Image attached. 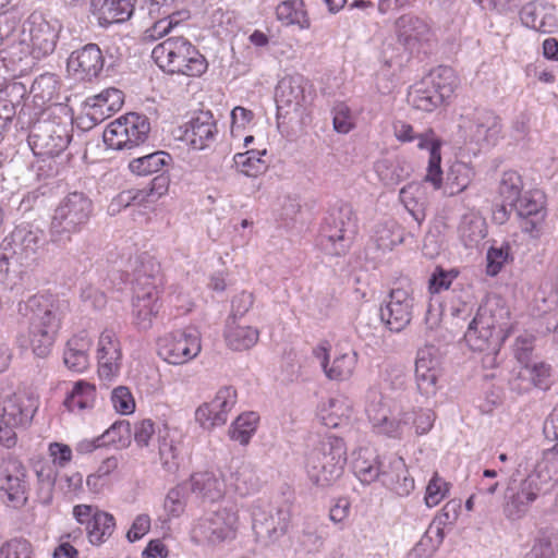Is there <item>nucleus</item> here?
Returning <instances> with one entry per match:
<instances>
[{
    "label": "nucleus",
    "instance_id": "f257e3e1",
    "mask_svg": "<svg viewBox=\"0 0 558 558\" xmlns=\"http://www.w3.org/2000/svg\"><path fill=\"white\" fill-rule=\"evenodd\" d=\"M161 286L160 264L147 254L142 255L134 270V296L132 304L134 324L141 330L150 328L153 318L159 312Z\"/></svg>",
    "mask_w": 558,
    "mask_h": 558
},
{
    "label": "nucleus",
    "instance_id": "f03ea898",
    "mask_svg": "<svg viewBox=\"0 0 558 558\" xmlns=\"http://www.w3.org/2000/svg\"><path fill=\"white\" fill-rule=\"evenodd\" d=\"M19 314L26 318L28 338L33 352L38 357H46L52 348L60 327L57 306L45 295H33L20 302Z\"/></svg>",
    "mask_w": 558,
    "mask_h": 558
},
{
    "label": "nucleus",
    "instance_id": "7ed1b4c3",
    "mask_svg": "<svg viewBox=\"0 0 558 558\" xmlns=\"http://www.w3.org/2000/svg\"><path fill=\"white\" fill-rule=\"evenodd\" d=\"M94 214V203L84 192H70L57 205L49 226V243L65 247Z\"/></svg>",
    "mask_w": 558,
    "mask_h": 558
},
{
    "label": "nucleus",
    "instance_id": "20e7f679",
    "mask_svg": "<svg viewBox=\"0 0 558 558\" xmlns=\"http://www.w3.org/2000/svg\"><path fill=\"white\" fill-rule=\"evenodd\" d=\"M502 308L496 302L482 303L464 333V340L473 351L485 352V360L493 364L507 339V327L500 322Z\"/></svg>",
    "mask_w": 558,
    "mask_h": 558
},
{
    "label": "nucleus",
    "instance_id": "39448f33",
    "mask_svg": "<svg viewBox=\"0 0 558 558\" xmlns=\"http://www.w3.org/2000/svg\"><path fill=\"white\" fill-rule=\"evenodd\" d=\"M33 108L23 105L19 111L17 124L21 129H28V144L33 153L43 157L60 155L70 144L71 134L66 124L46 118L41 111L39 117L32 120Z\"/></svg>",
    "mask_w": 558,
    "mask_h": 558
},
{
    "label": "nucleus",
    "instance_id": "423d86ee",
    "mask_svg": "<svg viewBox=\"0 0 558 558\" xmlns=\"http://www.w3.org/2000/svg\"><path fill=\"white\" fill-rule=\"evenodd\" d=\"M553 480L558 481V470H551L542 460L538 461L517 488H507L502 505L504 515L510 521L523 519L532 505L549 493Z\"/></svg>",
    "mask_w": 558,
    "mask_h": 558
},
{
    "label": "nucleus",
    "instance_id": "0eeeda50",
    "mask_svg": "<svg viewBox=\"0 0 558 558\" xmlns=\"http://www.w3.org/2000/svg\"><path fill=\"white\" fill-rule=\"evenodd\" d=\"M151 57L168 74L198 77L208 68L205 57L182 35L171 36L158 44L153 49Z\"/></svg>",
    "mask_w": 558,
    "mask_h": 558
},
{
    "label": "nucleus",
    "instance_id": "6e6552de",
    "mask_svg": "<svg viewBox=\"0 0 558 558\" xmlns=\"http://www.w3.org/2000/svg\"><path fill=\"white\" fill-rule=\"evenodd\" d=\"M347 448L342 438L326 435L306 454L305 469L310 480L318 486H328L343 473Z\"/></svg>",
    "mask_w": 558,
    "mask_h": 558
},
{
    "label": "nucleus",
    "instance_id": "1a4fd4ad",
    "mask_svg": "<svg viewBox=\"0 0 558 558\" xmlns=\"http://www.w3.org/2000/svg\"><path fill=\"white\" fill-rule=\"evenodd\" d=\"M457 86L454 71L450 66L440 65L411 87L408 102L417 110L432 112L451 97Z\"/></svg>",
    "mask_w": 558,
    "mask_h": 558
},
{
    "label": "nucleus",
    "instance_id": "9d476101",
    "mask_svg": "<svg viewBox=\"0 0 558 558\" xmlns=\"http://www.w3.org/2000/svg\"><path fill=\"white\" fill-rule=\"evenodd\" d=\"M356 231L353 208L347 203H337L330 208L320 227L318 242L323 251L332 256L348 252Z\"/></svg>",
    "mask_w": 558,
    "mask_h": 558
},
{
    "label": "nucleus",
    "instance_id": "9b49d317",
    "mask_svg": "<svg viewBox=\"0 0 558 558\" xmlns=\"http://www.w3.org/2000/svg\"><path fill=\"white\" fill-rule=\"evenodd\" d=\"M460 129L465 141L480 149L495 146L502 130L501 119L492 110L476 109L462 117Z\"/></svg>",
    "mask_w": 558,
    "mask_h": 558
},
{
    "label": "nucleus",
    "instance_id": "f8f14e48",
    "mask_svg": "<svg viewBox=\"0 0 558 558\" xmlns=\"http://www.w3.org/2000/svg\"><path fill=\"white\" fill-rule=\"evenodd\" d=\"M365 411L374 430L391 438H399L403 430L401 418L397 417V407L391 399L376 388L366 395Z\"/></svg>",
    "mask_w": 558,
    "mask_h": 558
},
{
    "label": "nucleus",
    "instance_id": "ddd939ff",
    "mask_svg": "<svg viewBox=\"0 0 558 558\" xmlns=\"http://www.w3.org/2000/svg\"><path fill=\"white\" fill-rule=\"evenodd\" d=\"M199 352L201 333L195 327L177 330L158 339V354L169 364H184Z\"/></svg>",
    "mask_w": 558,
    "mask_h": 558
},
{
    "label": "nucleus",
    "instance_id": "4468645a",
    "mask_svg": "<svg viewBox=\"0 0 558 558\" xmlns=\"http://www.w3.org/2000/svg\"><path fill=\"white\" fill-rule=\"evenodd\" d=\"M236 522L238 515L232 508H219L197 522L193 537L211 545L220 544L234 537Z\"/></svg>",
    "mask_w": 558,
    "mask_h": 558
},
{
    "label": "nucleus",
    "instance_id": "2eb2a0df",
    "mask_svg": "<svg viewBox=\"0 0 558 558\" xmlns=\"http://www.w3.org/2000/svg\"><path fill=\"white\" fill-rule=\"evenodd\" d=\"M415 305L412 291L404 288L391 289L380 306V319L390 331L400 332L410 325Z\"/></svg>",
    "mask_w": 558,
    "mask_h": 558
},
{
    "label": "nucleus",
    "instance_id": "dca6fc26",
    "mask_svg": "<svg viewBox=\"0 0 558 558\" xmlns=\"http://www.w3.org/2000/svg\"><path fill=\"white\" fill-rule=\"evenodd\" d=\"M61 27L57 20L47 21L39 13L29 15L23 32L28 34L31 52L34 58L40 59L54 51Z\"/></svg>",
    "mask_w": 558,
    "mask_h": 558
},
{
    "label": "nucleus",
    "instance_id": "f3484780",
    "mask_svg": "<svg viewBox=\"0 0 558 558\" xmlns=\"http://www.w3.org/2000/svg\"><path fill=\"white\" fill-rule=\"evenodd\" d=\"M135 131L137 138L150 131V123L146 116L136 112H130L111 122L104 131V142L113 149H130L131 140L128 130Z\"/></svg>",
    "mask_w": 558,
    "mask_h": 558
},
{
    "label": "nucleus",
    "instance_id": "a211bd4d",
    "mask_svg": "<svg viewBox=\"0 0 558 558\" xmlns=\"http://www.w3.org/2000/svg\"><path fill=\"white\" fill-rule=\"evenodd\" d=\"M521 23L541 34H554L558 31L555 5L545 0H533L520 10Z\"/></svg>",
    "mask_w": 558,
    "mask_h": 558
},
{
    "label": "nucleus",
    "instance_id": "6ab92c4d",
    "mask_svg": "<svg viewBox=\"0 0 558 558\" xmlns=\"http://www.w3.org/2000/svg\"><path fill=\"white\" fill-rule=\"evenodd\" d=\"M37 410V401L25 392H13L3 397L1 422L13 426L31 423Z\"/></svg>",
    "mask_w": 558,
    "mask_h": 558
},
{
    "label": "nucleus",
    "instance_id": "aec40b11",
    "mask_svg": "<svg viewBox=\"0 0 558 558\" xmlns=\"http://www.w3.org/2000/svg\"><path fill=\"white\" fill-rule=\"evenodd\" d=\"M522 219L521 228L524 232L537 236L539 227L545 218L543 195L539 192H526L520 201L510 207Z\"/></svg>",
    "mask_w": 558,
    "mask_h": 558
},
{
    "label": "nucleus",
    "instance_id": "412c9836",
    "mask_svg": "<svg viewBox=\"0 0 558 558\" xmlns=\"http://www.w3.org/2000/svg\"><path fill=\"white\" fill-rule=\"evenodd\" d=\"M104 68V57L96 44H87L73 51L68 59V70L80 80L90 81L98 76Z\"/></svg>",
    "mask_w": 558,
    "mask_h": 558
},
{
    "label": "nucleus",
    "instance_id": "4be33fe9",
    "mask_svg": "<svg viewBox=\"0 0 558 558\" xmlns=\"http://www.w3.org/2000/svg\"><path fill=\"white\" fill-rule=\"evenodd\" d=\"M217 132L211 112L201 111L186 123L183 138L192 148L202 150L215 142Z\"/></svg>",
    "mask_w": 558,
    "mask_h": 558
},
{
    "label": "nucleus",
    "instance_id": "5701e85b",
    "mask_svg": "<svg viewBox=\"0 0 558 558\" xmlns=\"http://www.w3.org/2000/svg\"><path fill=\"white\" fill-rule=\"evenodd\" d=\"M379 482L399 496H408L414 489V480L400 457L385 458Z\"/></svg>",
    "mask_w": 558,
    "mask_h": 558
},
{
    "label": "nucleus",
    "instance_id": "b1692460",
    "mask_svg": "<svg viewBox=\"0 0 558 558\" xmlns=\"http://www.w3.org/2000/svg\"><path fill=\"white\" fill-rule=\"evenodd\" d=\"M98 374L100 378L110 380L120 371L121 349L114 333L105 330L98 341Z\"/></svg>",
    "mask_w": 558,
    "mask_h": 558
},
{
    "label": "nucleus",
    "instance_id": "393cba45",
    "mask_svg": "<svg viewBox=\"0 0 558 558\" xmlns=\"http://www.w3.org/2000/svg\"><path fill=\"white\" fill-rule=\"evenodd\" d=\"M384 463L385 458H381L373 448L363 447L353 452V473L363 484L379 481Z\"/></svg>",
    "mask_w": 558,
    "mask_h": 558
},
{
    "label": "nucleus",
    "instance_id": "a878e982",
    "mask_svg": "<svg viewBox=\"0 0 558 558\" xmlns=\"http://www.w3.org/2000/svg\"><path fill=\"white\" fill-rule=\"evenodd\" d=\"M417 146L421 149L429 150V160L425 181L430 182L435 189H439L442 181V171L440 167V140L436 136L433 129H427L418 136Z\"/></svg>",
    "mask_w": 558,
    "mask_h": 558
},
{
    "label": "nucleus",
    "instance_id": "bb28decb",
    "mask_svg": "<svg viewBox=\"0 0 558 558\" xmlns=\"http://www.w3.org/2000/svg\"><path fill=\"white\" fill-rule=\"evenodd\" d=\"M398 40L407 49H413L416 43L427 39L428 25L420 17L410 14L400 16L397 22Z\"/></svg>",
    "mask_w": 558,
    "mask_h": 558
},
{
    "label": "nucleus",
    "instance_id": "cd10ccee",
    "mask_svg": "<svg viewBox=\"0 0 558 558\" xmlns=\"http://www.w3.org/2000/svg\"><path fill=\"white\" fill-rule=\"evenodd\" d=\"M375 171L385 185L395 186L410 175L412 168L402 157L387 156L375 162Z\"/></svg>",
    "mask_w": 558,
    "mask_h": 558
},
{
    "label": "nucleus",
    "instance_id": "c85d7f7f",
    "mask_svg": "<svg viewBox=\"0 0 558 558\" xmlns=\"http://www.w3.org/2000/svg\"><path fill=\"white\" fill-rule=\"evenodd\" d=\"M317 356H322L320 365L326 376L331 380H345L350 378L357 363V354L354 351L335 357L331 365L328 363V354L325 349L320 348Z\"/></svg>",
    "mask_w": 558,
    "mask_h": 558
},
{
    "label": "nucleus",
    "instance_id": "c756f323",
    "mask_svg": "<svg viewBox=\"0 0 558 558\" xmlns=\"http://www.w3.org/2000/svg\"><path fill=\"white\" fill-rule=\"evenodd\" d=\"M11 238L15 247L26 257L36 254L47 243L44 230L31 225L16 227Z\"/></svg>",
    "mask_w": 558,
    "mask_h": 558
},
{
    "label": "nucleus",
    "instance_id": "7c9ffc66",
    "mask_svg": "<svg viewBox=\"0 0 558 558\" xmlns=\"http://www.w3.org/2000/svg\"><path fill=\"white\" fill-rule=\"evenodd\" d=\"M288 529V512L278 510L276 515L254 514L253 530L258 537L277 539Z\"/></svg>",
    "mask_w": 558,
    "mask_h": 558
},
{
    "label": "nucleus",
    "instance_id": "2f4dec72",
    "mask_svg": "<svg viewBox=\"0 0 558 558\" xmlns=\"http://www.w3.org/2000/svg\"><path fill=\"white\" fill-rule=\"evenodd\" d=\"M459 234L466 247L477 245L487 234L485 219L477 213L463 215L459 225Z\"/></svg>",
    "mask_w": 558,
    "mask_h": 558
},
{
    "label": "nucleus",
    "instance_id": "473e14b6",
    "mask_svg": "<svg viewBox=\"0 0 558 558\" xmlns=\"http://www.w3.org/2000/svg\"><path fill=\"white\" fill-rule=\"evenodd\" d=\"M191 490L197 496L215 501L223 495V483L211 472H197L191 476Z\"/></svg>",
    "mask_w": 558,
    "mask_h": 558
},
{
    "label": "nucleus",
    "instance_id": "72a5a7b5",
    "mask_svg": "<svg viewBox=\"0 0 558 558\" xmlns=\"http://www.w3.org/2000/svg\"><path fill=\"white\" fill-rule=\"evenodd\" d=\"M227 345L233 351H245L253 348L259 338V331L251 326L229 324L225 332Z\"/></svg>",
    "mask_w": 558,
    "mask_h": 558
},
{
    "label": "nucleus",
    "instance_id": "f704fd0d",
    "mask_svg": "<svg viewBox=\"0 0 558 558\" xmlns=\"http://www.w3.org/2000/svg\"><path fill=\"white\" fill-rule=\"evenodd\" d=\"M278 108L299 107L304 100V90L300 77L287 76L279 81L275 94Z\"/></svg>",
    "mask_w": 558,
    "mask_h": 558
},
{
    "label": "nucleus",
    "instance_id": "c9c22d12",
    "mask_svg": "<svg viewBox=\"0 0 558 558\" xmlns=\"http://www.w3.org/2000/svg\"><path fill=\"white\" fill-rule=\"evenodd\" d=\"M0 93L5 95V97H0V117L12 122L19 116L16 109L25 98L27 89L21 82H11Z\"/></svg>",
    "mask_w": 558,
    "mask_h": 558
},
{
    "label": "nucleus",
    "instance_id": "e433bc0d",
    "mask_svg": "<svg viewBox=\"0 0 558 558\" xmlns=\"http://www.w3.org/2000/svg\"><path fill=\"white\" fill-rule=\"evenodd\" d=\"M24 477V470L17 468L16 474H7L3 478H0V489L14 507H22L27 500V485Z\"/></svg>",
    "mask_w": 558,
    "mask_h": 558
},
{
    "label": "nucleus",
    "instance_id": "4c0bfd02",
    "mask_svg": "<svg viewBox=\"0 0 558 558\" xmlns=\"http://www.w3.org/2000/svg\"><path fill=\"white\" fill-rule=\"evenodd\" d=\"M171 160L172 158L168 153L158 150L133 159L129 168L138 175H148L159 172Z\"/></svg>",
    "mask_w": 558,
    "mask_h": 558
},
{
    "label": "nucleus",
    "instance_id": "58836bf2",
    "mask_svg": "<svg viewBox=\"0 0 558 558\" xmlns=\"http://www.w3.org/2000/svg\"><path fill=\"white\" fill-rule=\"evenodd\" d=\"M116 529V521L112 514L95 510L94 520L86 527L89 542L94 545H100L106 542Z\"/></svg>",
    "mask_w": 558,
    "mask_h": 558
},
{
    "label": "nucleus",
    "instance_id": "ea45409f",
    "mask_svg": "<svg viewBox=\"0 0 558 558\" xmlns=\"http://www.w3.org/2000/svg\"><path fill=\"white\" fill-rule=\"evenodd\" d=\"M303 8L302 0H286L277 7L276 14L278 20L287 25L296 24L301 28H307L310 20Z\"/></svg>",
    "mask_w": 558,
    "mask_h": 558
},
{
    "label": "nucleus",
    "instance_id": "a19ab883",
    "mask_svg": "<svg viewBox=\"0 0 558 558\" xmlns=\"http://www.w3.org/2000/svg\"><path fill=\"white\" fill-rule=\"evenodd\" d=\"M265 154L266 149H251L245 153L235 154L233 160L241 173L247 177H257L267 169L265 160L262 159V156Z\"/></svg>",
    "mask_w": 558,
    "mask_h": 558
},
{
    "label": "nucleus",
    "instance_id": "79ce46f5",
    "mask_svg": "<svg viewBox=\"0 0 558 558\" xmlns=\"http://www.w3.org/2000/svg\"><path fill=\"white\" fill-rule=\"evenodd\" d=\"M88 343L83 338H72L68 341L64 352V364L72 371L81 373L87 368L88 356L86 348Z\"/></svg>",
    "mask_w": 558,
    "mask_h": 558
},
{
    "label": "nucleus",
    "instance_id": "37998d69",
    "mask_svg": "<svg viewBox=\"0 0 558 558\" xmlns=\"http://www.w3.org/2000/svg\"><path fill=\"white\" fill-rule=\"evenodd\" d=\"M258 420L259 416L255 412L242 413L229 429L230 438L239 441L241 445H247L256 430Z\"/></svg>",
    "mask_w": 558,
    "mask_h": 558
},
{
    "label": "nucleus",
    "instance_id": "c03bdc74",
    "mask_svg": "<svg viewBox=\"0 0 558 558\" xmlns=\"http://www.w3.org/2000/svg\"><path fill=\"white\" fill-rule=\"evenodd\" d=\"M95 401V386L80 380L75 383L71 393L65 398L64 405L70 410L92 408Z\"/></svg>",
    "mask_w": 558,
    "mask_h": 558
},
{
    "label": "nucleus",
    "instance_id": "a18cd8bd",
    "mask_svg": "<svg viewBox=\"0 0 558 558\" xmlns=\"http://www.w3.org/2000/svg\"><path fill=\"white\" fill-rule=\"evenodd\" d=\"M58 84L54 74L45 73L33 82L31 93L34 94V99L43 105L51 102L58 98Z\"/></svg>",
    "mask_w": 558,
    "mask_h": 558
},
{
    "label": "nucleus",
    "instance_id": "49530a36",
    "mask_svg": "<svg viewBox=\"0 0 558 558\" xmlns=\"http://www.w3.org/2000/svg\"><path fill=\"white\" fill-rule=\"evenodd\" d=\"M522 189V178L518 172L512 170L504 172L499 183V194L509 207L520 201Z\"/></svg>",
    "mask_w": 558,
    "mask_h": 558
},
{
    "label": "nucleus",
    "instance_id": "de8ad7c7",
    "mask_svg": "<svg viewBox=\"0 0 558 558\" xmlns=\"http://www.w3.org/2000/svg\"><path fill=\"white\" fill-rule=\"evenodd\" d=\"M135 0H111L109 9L100 17V25L107 26L113 23L128 21L134 12Z\"/></svg>",
    "mask_w": 558,
    "mask_h": 558
},
{
    "label": "nucleus",
    "instance_id": "09e8293b",
    "mask_svg": "<svg viewBox=\"0 0 558 558\" xmlns=\"http://www.w3.org/2000/svg\"><path fill=\"white\" fill-rule=\"evenodd\" d=\"M236 390L231 386L222 387L216 393V397L211 400V408H219L220 412L216 414V422L218 424H226L228 421V414L236 403Z\"/></svg>",
    "mask_w": 558,
    "mask_h": 558
},
{
    "label": "nucleus",
    "instance_id": "8fccbe9b",
    "mask_svg": "<svg viewBox=\"0 0 558 558\" xmlns=\"http://www.w3.org/2000/svg\"><path fill=\"white\" fill-rule=\"evenodd\" d=\"M510 258V245L508 243L490 246L486 254V274L492 277L497 276Z\"/></svg>",
    "mask_w": 558,
    "mask_h": 558
},
{
    "label": "nucleus",
    "instance_id": "3c124183",
    "mask_svg": "<svg viewBox=\"0 0 558 558\" xmlns=\"http://www.w3.org/2000/svg\"><path fill=\"white\" fill-rule=\"evenodd\" d=\"M131 424L125 421H117L113 423L102 435V440L107 445H117L119 447H125L131 441Z\"/></svg>",
    "mask_w": 558,
    "mask_h": 558
},
{
    "label": "nucleus",
    "instance_id": "603ef678",
    "mask_svg": "<svg viewBox=\"0 0 558 558\" xmlns=\"http://www.w3.org/2000/svg\"><path fill=\"white\" fill-rule=\"evenodd\" d=\"M159 457L163 469L168 473L178 471L180 465L178 448L173 439L168 436H159Z\"/></svg>",
    "mask_w": 558,
    "mask_h": 558
},
{
    "label": "nucleus",
    "instance_id": "864d4df0",
    "mask_svg": "<svg viewBox=\"0 0 558 558\" xmlns=\"http://www.w3.org/2000/svg\"><path fill=\"white\" fill-rule=\"evenodd\" d=\"M155 198L151 195L149 189L142 190H129L121 192L118 197L111 203L109 209L113 213L117 210L116 207L124 206L128 207L130 205H142L144 203L154 202Z\"/></svg>",
    "mask_w": 558,
    "mask_h": 558
},
{
    "label": "nucleus",
    "instance_id": "5fc2aeb1",
    "mask_svg": "<svg viewBox=\"0 0 558 558\" xmlns=\"http://www.w3.org/2000/svg\"><path fill=\"white\" fill-rule=\"evenodd\" d=\"M522 376H529L532 384L539 389H547L550 384V366L544 362H533L523 367Z\"/></svg>",
    "mask_w": 558,
    "mask_h": 558
},
{
    "label": "nucleus",
    "instance_id": "6e6d98bb",
    "mask_svg": "<svg viewBox=\"0 0 558 558\" xmlns=\"http://www.w3.org/2000/svg\"><path fill=\"white\" fill-rule=\"evenodd\" d=\"M31 543L23 538L10 539L0 548V558H31Z\"/></svg>",
    "mask_w": 558,
    "mask_h": 558
},
{
    "label": "nucleus",
    "instance_id": "4d7b16f0",
    "mask_svg": "<svg viewBox=\"0 0 558 558\" xmlns=\"http://www.w3.org/2000/svg\"><path fill=\"white\" fill-rule=\"evenodd\" d=\"M111 402L114 410L121 414H131L135 410V401L125 386H119L111 392Z\"/></svg>",
    "mask_w": 558,
    "mask_h": 558
},
{
    "label": "nucleus",
    "instance_id": "13d9d810",
    "mask_svg": "<svg viewBox=\"0 0 558 558\" xmlns=\"http://www.w3.org/2000/svg\"><path fill=\"white\" fill-rule=\"evenodd\" d=\"M165 509L172 517H179L185 508V488L178 485L171 488L165 499Z\"/></svg>",
    "mask_w": 558,
    "mask_h": 558
},
{
    "label": "nucleus",
    "instance_id": "bf43d9fd",
    "mask_svg": "<svg viewBox=\"0 0 558 558\" xmlns=\"http://www.w3.org/2000/svg\"><path fill=\"white\" fill-rule=\"evenodd\" d=\"M438 376L439 372L428 371V368L415 369L416 385L420 392L427 397L435 395Z\"/></svg>",
    "mask_w": 558,
    "mask_h": 558
},
{
    "label": "nucleus",
    "instance_id": "052dcab7",
    "mask_svg": "<svg viewBox=\"0 0 558 558\" xmlns=\"http://www.w3.org/2000/svg\"><path fill=\"white\" fill-rule=\"evenodd\" d=\"M447 490V483L444 482L437 474H435L426 487V506L429 508L437 506L446 496Z\"/></svg>",
    "mask_w": 558,
    "mask_h": 558
},
{
    "label": "nucleus",
    "instance_id": "680f3d73",
    "mask_svg": "<svg viewBox=\"0 0 558 558\" xmlns=\"http://www.w3.org/2000/svg\"><path fill=\"white\" fill-rule=\"evenodd\" d=\"M534 339L531 336H521L518 337L514 342V356L515 359L523 364V367L529 366V364L533 363V345Z\"/></svg>",
    "mask_w": 558,
    "mask_h": 558
},
{
    "label": "nucleus",
    "instance_id": "e2e57ef3",
    "mask_svg": "<svg viewBox=\"0 0 558 558\" xmlns=\"http://www.w3.org/2000/svg\"><path fill=\"white\" fill-rule=\"evenodd\" d=\"M457 275L458 272L454 270L446 271L445 269L437 267L429 278L430 292L439 293L442 290L449 289Z\"/></svg>",
    "mask_w": 558,
    "mask_h": 558
},
{
    "label": "nucleus",
    "instance_id": "0e129e2a",
    "mask_svg": "<svg viewBox=\"0 0 558 558\" xmlns=\"http://www.w3.org/2000/svg\"><path fill=\"white\" fill-rule=\"evenodd\" d=\"M440 361L435 347H425L420 349L416 355L415 369L428 368V371L439 372Z\"/></svg>",
    "mask_w": 558,
    "mask_h": 558
},
{
    "label": "nucleus",
    "instance_id": "69168bd1",
    "mask_svg": "<svg viewBox=\"0 0 558 558\" xmlns=\"http://www.w3.org/2000/svg\"><path fill=\"white\" fill-rule=\"evenodd\" d=\"M448 181L451 184V194L465 190L470 183L469 169L463 163L454 166L448 174Z\"/></svg>",
    "mask_w": 558,
    "mask_h": 558
},
{
    "label": "nucleus",
    "instance_id": "338daca9",
    "mask_svg": "<svg viewBox=\"0 0 558 558\" xmlns=\"http://www.w3.org/2000/svg\"><path fill=\"white\" fill-rule=\"evenodd\" d=\"M333 129L338 133L347 134L353 128L350 109L344 104H339L333 108Z\"/></svg>",
    "mask_w": 558,
    "mask_h": 558
},
{
    "label": "nucleus",
    "instance_id": "774afa93",
    "mask_svg": "<svg viewBox=\"0 0 558 558\" xmlns=\"http://www.w3.org/2000/svg\"><path fill=\"white\" fill-rule=\"evenodd\" d=\"M523 558H556V551L548 537H541L535 539L533 546Z\"/></svg>",
    "mask_w": 558,
    "mask_h": 558
}]
</instances>
